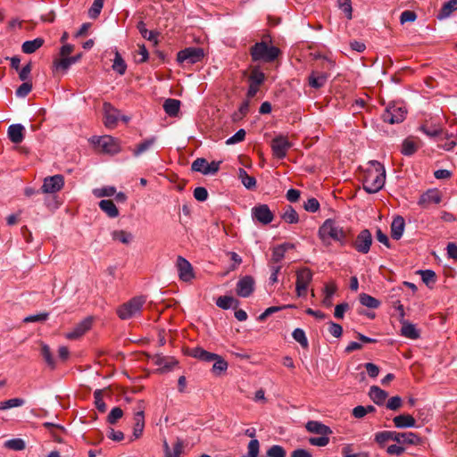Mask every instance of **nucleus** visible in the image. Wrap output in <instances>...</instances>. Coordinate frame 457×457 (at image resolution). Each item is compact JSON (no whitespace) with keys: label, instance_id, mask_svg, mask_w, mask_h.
Segmentation results:
<instances>
[{"label":"nucleus","instance_id":"8fccbe9b","mask_svg":"<svg viewBox=\"0 0 457 457\" xmlns=\"http://www.w3.org/2000/svg\"><path fill=\"white\" fill-rule=\"evenodd\" d=\"M286 455L285 449L278 445H274L267 450L268 457H286Z\"/></svg>","mask_w":457,"mask_h":457},{"label":"nucleus","instance_id":"2f4dec72","mask_svg":"<svg viewBox=\"0 0 457 457\" xmlns=\"http://www.w3.org/2000/svg\"><path fill=\"white\" fill-rule=\"evenodd\" d=\"M99 207L111 218H115L119 215L118 208L111 200L100 201Z\"/></svg>","mask_w":457,"mask_h":457},{"label":"nucleus","instance_id":"3c124183","mask_svg":"<svg viewBox=\"0 0 457 457\" xmlns=\"http://www.w3.org/2000/svg\"><path fill=\"white\" fill-rule=\"evenodd\" d=\"M245 137V130L243 129H240L237 130L232 137H228L226 140L227 145H235L239 142H242Z\"/></svg>","mask_w":457,"mask_h":457},{"label":"nucleus","instance_id":"bb28decb","mask_svg":"<svg viewBox=\"0 0 457 457\" xmlns=\"http://www.w3.org/2000/svg\"><path fill=\"white\" fill-rule=\"evenodd\" d=\"M44 44V39L41 37H37L33 40L25 41L22 44L21 49L25 54H33L37 49H39Z\"/></svg>","mask_w":457,"mask_h":457},{"label":"nucleus","instance_id":"f257e3e1","mask_svg":"<svg viewBox=\"0 0 457 457\" xmlns=\"http://www.w3.org/2000/svg\"><path fill=\"white\" fill-rule=\"evenodd\" d=\"M363 188L367 193L378 192L385 184V170L377 161L370 162V166L365 170L363 176Z\"/></svg>","mask_w":457,"mask_h":457},{"label":"nucleus","instance_id":"338daca9","mask_svg":"<svg viewBox=\"0 0 457 457\" xmlns=\"http://www.w3.org/2000/svg\"><path fill=\"white\" fill-rule=\"evenodd\" d=\"M264 78V74L262 71L254 70L250 76V80L251 83L260 86L263 82Z\"/></svg>","mask_w":457,"mask_h":457},{"label":"nucleus","instance_id":"f03ea898","mask_svg":"<svg viewBox=\"0 0 457 457\" xmlns=\"http://www.w3.org/2000/svg\"><path fill=\"white\" fill-rule=\"evenodd\" d=\"M375 441L389 454H400V434L395 431H381L375 435Z\"/></svg>","mask_w":457,"mask_h":457},{"label":"nucleus","instance_id":"aec40b11","mask_svg":"<svg viewBox=\"0 0 457 457\" xmlns=\"http://www.w3.org/2000/svg\"><path fill=\"white\" fill-rule=\"evenodd\" d=\"M420 333L421 331L417 325L408 320H402V337L416 340L420 337Z\"/></svg>","mask_w":457,"mask_h":457},{"label":"nucleus","instance_id":"09e8293b","mask_svg":"<svg viewBox=\"0 0 457 457\" xmlns=\"http://www.w3.org/2000/svg\"><path fill=\"white\" fill-rule=\"evenodd\" d=\"M104 5V0H94L91 7L88 10V15L92 19L97 18L100 14Z\"/></svg>","mask_w":457,"mask_h":457},{"label":"nucleus","instance_id":"49530a36","mask_svg":"<svg viewBox=\"0 0 457 457\" xmlns=\"http://www.w3.org/2000/svg\"><path fill=\"white\" fill-rule=\"evenodd\" d=\"M292 337L303 348L308 347V340H307L305 332L302 328H295L292 333Z\"/></svg>","mask_w":457,"mask_h":457},{"label":"nucleus","instance_id":"864d4df0","mask_svg":"<svg viewBox=\"0 0 457 457\" xmlns=\"http://www.w3.org/2000/svg\"><path fill=\"white\" fill-rule=\"evenodd\" d=\"M95 397V404L97 410L101 412H104L106 411V404L103 401L102 398V390L97 389L94 393Z\"/></svg>","mask_w":457,"mask_h":457},{"label":"nucleus","instance_id":"052dcab7","mask_svg":"<svg viewBox=\"0 0 457 457\" xmlns=\"http://www.w3.org/2000/svg\"><path fill=\"white\" fill-rule=\"evenodd\" d=\"M32 89L31 83L24 81L16 90L18 97H25Z\"/></svg>","mask_w":457,"mask_h":457},{"label":"nucleus","instance_id":"e2e57ef3","mask_svg":"<svg viewBox=\"0 0 457 457\" xmlns=\"http://www.w3.org/2000/svg\"><path fill=\"white\" fill-rule=\"evenodd\" d=\"M416 425V420L410 414L402 413V428H413Z\"/></svg>","mask_w":457,"mask_h":457},{"label":"nucleus","instance_id":"7ed1b4c3","mask_svg":"<svg viewBox=\"0 0 457 457\" xmlns=\"http://www.w3.org/2000/svg\"><path fill=\"white\" fill-rule=\"evenodd\" d=\"M319 236L322 241L333 239L342 242L345 239V233L342 227L332 220H327L319 229Z\"/></svg>","mask_w":457,"mask_h":457},{"label":"nucleus","instance_id":"13d9d810","mask_svg":"<svg viewBox=\"0 0 457 457\" xmlns=\"http://www.w3.org/2000/svg\"><path fill=\"white\" fill-rule=\"evenodd\" d=\"M391 234L394 239H400V216H395L391 224Z\"/></svg>","mask_w":457,"mask_h":457},{"label":"nucleus","instance_id":"9b49d317","mask_svg":"<svg viewBox=\"0 0 457 457\" xmlns=\"http://www.w3.org/2000/svg\"><path fill=\"white\" fill-rule=\"evenodd\" d=\"M64 185V179L62 175L46 177L44 179L41 191L45 194H54L60 191Z\"/></svg>","mask_w":457,"mask_h":457},{"label":"nucleus","instance_id":"4c0bfd02","mask_svg":"<svg viewBox=\"0 0 457 457\" xmlns=\"http://www.w3.org/2000/svg\"><path fill=\"white\" fill-rule=\"evenodd\" d=\"M216 304L224 310H228L237 305V301L232 296H220L217 299Z\"/></svg>","mask_w":457,"mask_h":457},{"label":"nucleus","instance_id":"e433bc0d","mask_svg":"<svg viewBox=\"0 0 457 457\" xmlns=\"http://www.w3.org/2000/svg\"><path fill=\"white\" fill-rule=\"evenodd\" d=\"M191 355L194 358L199 359L204 361H212L214 353H209L201 347H195L191 350Z\"/></svg>","mask_w":457,"mask_h":457},{"label":"nucleus","instance_id":"bf43d9fd","mask_svg":"<svg viewBox=\"0 0 457 457\" xmlns=\"http://www.w3.org/2000/svg\"><path fill=\"white\" fill-rule=\"evenodd\" d=\"M248 457H257L259 454L260 444L257 439H252L248 444Z\"/></svg>","mask_w":457,"mask_h":457},{"label":"nucleus","instance_id":"20e7f679","mask_svg":"<svg viewBox=\"0 0 457 457\" xmlns=\"http://www.w3.org/2000/svg\"><path fill=\"white\" fill-rule=\"evenodd\" d=\"M145 303V298L144 296H137L122 304L117 311L119 317L121 320H128L135 317L138 314L144 303Z\"/></svg>","mask_w":457,"mask_h":457},{"label":"nucleus","instance_id":"b1692460","mask_svg":"<svg viewBox=\"0 0 457 457\" xmlns=\"http://www.w3.org/2000/svg\"><path fill=\"white\" fill-rule=\"evenodd\" d=\"M145 428V416L144 411H137L134 415V427H133V436L134 438H139L144 431Z\"/></svg>","mask_w":457,"mask_h":457},{"label":"nucleus","instance_id":"79ce46f5","mask_svg":"<svg viewBox=\"0 0 457 457\" xmlns=\"http://www.w3.org/2000/svg\"><path fill=\"white\" fill-rule=\"evenodd\" d=\"M93 194L96 197H109L116 194V188L112 186H106L100 188H95Z\"/></svg>","mask_w":457,"mask_h":457},{"label":"nucleus","instance_id":"7c9ffc66","mask_svg":"<svg viewBox=\"0 0 457 457\" xmlns=\"http://www.w3.org/2000/svg\"><path fill=\"white\" fill-rule=\"evenodd\" d=\"M337 289V285L334 282L328 283L325 286L323 290L324 297L322 300V303L325 306L330 307L332 305V297Z\"/></svg>","mask_w":457,"mask_h":457},{"label":"nucleus","instance_id":"6e6552de","mask_svg":"<svg viewBox=\"0 0 457 457\" xmlns=\"http://www.w3.org/2000/svg\"><path fill=\"white\" fill-rule=\"evenodd\" d=\"M220 164V162H208L204 158H197L192 162L191 169L204 175H213L218 172Z\"/></svg>","mask_w":457,"mask_h":457},{"label":"nucleus","instance_id":"412c9836","mask_svg":"<svg viewBox=\"0 0 457 457\" xmlns=\"http://www.w3.org/2000/svg\"><path fill=\"white\" fill-rule=\"evenodd\" d=\"M25 128L21 124L9 126L7 134L10 140L14 144H20L24 139Z\"/></svg>","mask_w":457,"mask_h":457},{"label":"nucleus","instance_id":"5701e85b","mask_svg":"<svg viewBox=\"0 0 457 457\" xmlns=\"http://www.w3.org/2000/svg\"><path fill=\"white\" fill-rule=\"evenodd\" d=\"M328 78L325 72L312 71L309 76V85L316 89L320 88L326 84Z\"/></svg>","mask_w":457,"mask_h":457},{"label":"nucleus","instance_id":"423d86ee","mask_svg":"<svg viewBox=\"0 0 457 457\" xmlns=\"http://www.w3.org/2000/svg\"><path fill=\"white\" fill-rule=\"evenodd\" d=\"M90 142L103 153L114 154L120 152L118 140L111 136L92 137Z\"/></svg>","mask_w":457,"mask_h":457},{"label":"nucleus","instance_id":"a878e982","mask_svg":"<svg viewBox=\"0 0 457 457\" xmlns=\"http://www.w3.org/2000/svg\"><path fill=\"white\" fill-rule=\"evenodd\" d=\"M442 200L441 194L438 190H428L420 197V203L421 204H439Z\"/></svg>","mask_w":457,"mask_h":457},{"label":"nucleus","instance_id":"c756f323","mask_svg":"<svg viewBox=\"0 0 457 457\" xmlns=\"http://www.w3.org/2000/svg\"><path fill=\"white\" fill-rule=\"evenodd\" d=\"M112 67L120 75H123L127 70V64L116 48L114 49V59Z\"/></svg>","mask_w":457,"mask_h":457},{"label":"nucleus","instance_id":"a18cd8bd","mask_svg":"<svg viewBox=\"0 0 457 457\" xmlns=\"http://www.w3.org/2000/svg\"><path fill=\"white\" fill-rule=\"evenodd\" d=\"M420 437L412 432H402V445H417Z\"/></svg>","mask_w":457,"mask_h":457},{"label":"nucleus","instance_id":"680f3d73","mask_svg":"<svg viewBox=\"0 0 457 457\" xmlns=\"http://www.w3.org/2000/svg\"><path fill=\"white\" fill-rule=\"evenodd\" d=\"M420 129L430 137H436L442 133L440 127L428 128L426 125H422Z\"/></svg>","mask_w":457,"mask_h":457},{"label":"nucleus","instance_id":"de8ad7c7","mask_svg":"<svg viewBox=\"0 0 457 457\" xmlns=\"http://www.w3.org/2000/svg\"><path fill=\"white\" fill-rule=\"evenodd\" d=\"M282 218L286 222L290 224L298 222V214L291 206L287 207Z\"/></svg>","mask_w":457,"mask_h":457},{"label":"nucleus","instance_id":"cd10ccee","mask_svg":"<svg viewBox=\"0 0 457 457\" xmlns=\"http://www.w3.org/2000/svg\"><path fill=\"white\" fill-rule=\"evenodd\" d=\"M369 395L377 404H382L387 397V394L377 386H372L370 387Z\"/></svg>","mask_w":457,"mask_h":457},{"label":"nucleus","instance_id":"ddd939ff","mask_svg":"<svg viewBox=\"0 0 457 457\" xmlns=\"http://www.w3.org/2000/svg\"><path fill=\"white\" fill-rule=\"evenodd\" d=\"M290 147V142L283 136H278L271 141L273 154L278 159L284 158Z\"/></svg>","mask_w":457,"mask_h":457},{"label":"nucleus","instance_id":"f704fd0d","mask_svg":"<svg viewBox=\"0 0 457 457\" xmlns=\"http://www.w3.org/2000/svg\"><path fill=\"white\" fill-rule=\"evenodd\" d=\"M179 107L180 102L177 99L170 98L163 104V109L170 116H175L179 112Z\"/></svg>","mask_w":457,"mask_h":457},{"label":"nucleus","instance_id":"9d476101","mask_svg":"<svg viewBox=\"0 0 457 457\" xmlns=\"http://www.w3.org/2000/svg\"><path fill=\"white\" fill-rule=\"evenodd\" d=\"M422 146L423 142L419 137L410 135L402 141V155L411 157Z\"/></svg>","mask_w":457,"mask_h":457},{"label":"nucleus","instance_id":"774afa93","mask_svg":"<svg viewBox=\"0 0 457 457\" xmlns=\"http://www.w3.org/2000/svg\"><path fill=\"white\" fill-rule=\"evenodd\" d=\"M309 442L312 445L326 446L329 442V438L328 436H320L319 437H311Z\"/></svg>","mask_w":457,"mask_h":457},{"label":"nucleus","instance_id":"1a4fd4ad","mask_svg":"<svg viewBox=\"0 0 457 457\" xmlns=\"http://www.w3.org/2000/svg\"><path fill=\"white\" fill-rule=\"evenodd\" d=\"M204 57V51L199 47H188L178 53L177 60L179 62H187L189 64L199 62Z\"/></svg>","mask_w":457,"mask_h":457},{"label":"nucleus","instance_id":"0e129e2a","mask_svg":"<svg viewBox=\"0 0 457 457\" xmlns=\"http://www.w3.org/2000/svg\"><path fill=\"white\" fill-rule=\"evenodd\" d=\"M178 362L173 360V359H170V360H168V359H165V358H159L158 361H157V364L162 366V369L163 370H170L172 369L173 366H175Z\"/></svg>","mask_w":457,"mask_h":457},{"label":"nucleus","instance_id":"69168bd1","mask_svg":"<svg viewBox=\"0 0 457 457\" xmlns=\"http://www.w3.org/2000/svg\"><path fill=\"white\" fill-rule=\"evenodd\" d=\"M338 4H339L340 9L347 16V18H351V16H352L351 0H338Z\"/></svg>","mask_w":457,"mask_h":457},{"label":"nucleus","instance_id":"2eb2a0df","mask_svg":"<svg viewBox=\"0 0 457 457\" xmlns=\"http://www.w3.org/2000/svg\"><path fill=\"white\" fill-rule=\"evenodd\" d=\"M177 269L181 280L187 282L194 278L192 265L185 258L179 256L177 259Z\"/></svg>","mask_w":457,"mask_h":457},{"label":"nucleus","instance_id":"dca6fc26","mask_svg":"<svg viewBox=\"0 0 457 457\" xmlns=\"http://www.w3.org/2000/svg\"><path fill=\"white\" fill-rule=\"evenodd\" d=\"M372 243V237L369 230H362L357 237L355 248L358 252L367 253Z\"/></svg>","mask_w":457,"mask_h":457},{"label":"nucleus","instance_id":"a19ab883","mask_svg":"<svg viewBox=\"0 0 457 457\" xmlns=\"http://www.w3.org/2000/svg\"><path fill=\"white\" fill-rule=\"evenodd\" d=\"M25 400L22 398H12L6 401L0 402V410H8L11 408L21 407L24 405Z\"/></svg>","mask_w":457,"mask_h":457},{"label":"nucleus","instance_id":"4be33fe9","mask_svg":"<svg viewBox=\"0 0 457 457\" xmlns=\"http://www.w3.org/2000/svg\"><path fill=\"white\" fill-rule=\"evenodd\" d=\"M305 428L309 432L320 436H328L332 433L331 429L328 426L317 420L308 421Z\"/></svg>","mask_w":457,"mask_h":457},{"label":"nucleus","instance_id":"603ef678","mask_svg":"<svg viewBox=\"0 0 457 457\" xmlns=\"http://www.w3.org/2000/svg\"><path fill=\"white\" fill-rule=\"evenodd\" d=\"M184 449V443L182 440L178 439L176 443L173 445L172 450L170 453L165 454V457H179L180 454L183 453Z\"/></svg>","mask_w":457,"mask_h":457},{"label":"nucleus","instance_id":"6ab92c4d","mask_svg":"<svg viewBox=\"0 0 457 457\" xmlns=\"http://www.w3.org/2000/svg\"><path fill=\"white\" fill-rule=\"evenodd\" d=\"M91 326L92 319L87 318L79 322L71 332L67 333L66 337L68 339H77L88 331Z\"/></svg>","mask_w":457,"mask_h":457},{"label":"nucleus","instance_id":"f3484780","mask_svg":"<svg viewBox=\"0 0 457 457\" xmlns=\"http://www.w3.org/2000/svg\"><path fill=\"white\" fill-rule=\"evenodd\" d=\"M253 278L250 276H245L237 282V293L241 297H247L253 291Z\"/></svg>","mask_w":457,"mask_h":457},{"label":"nucleus","instance_id":"473e14b6","mask_svg":"<svg viewBox=\"0 0 457 457\" xmlns=\"http://www.w3.org/2000/svg\"><path fill=\"white\" fill-rule=\"evenodd\" d=\"M238 178L245 188H247V189L255 188L256 179L253 177L249 176L247 174V172L242 168H240L238 170Z\"/></svg>","mask_w":457,"mask_h":457},{"label":"nucleus","instance_id":"c9c22d12","mask_svg":"<svg viewBox=\"0 0 457 457\" xmlns=\"http://www.w3.org/2000/svg\"><path fill=\"white\" fill-rule=\"evenodd\" d=\"M212 361H214L212 365V372L215 375H220L227 370L228 366V362L221 356L214 353V358Z\"/></svg>","mask_w":457,"mask_h":457},{"label":"nucleus","instance_id":"c85d7f7f","mask_svg":"<svg viewBox=\"0 0 457 457\" xmlns=\"http://www.w3.org/2000/svg\"><path fill=\"white\" fill-rule=\"evenodd\" d=\"M112 238L123 245H129L133 241V235L125 230H114L112 232Z\"/></svg>","mask_w":457,"mask_h":457},{"label":"nucleus","instance_id":"5fc2aeb1","mask_svg":"<svg viewBox=\"0 0 457 457\" xmlns=\"http://www.w3.org/2000/svg\"><path fill=\"white\" fill-rule=\"evenodd\" d=\"M123 415V411L120 407H114L111 410L107 420L110 424H114L120 420Z\"/></svg>","mask_w":457,"mask_h":457},{"label":"nucleus","instance_id":"4468645a","mask_svg":"<svg viewBox=\"0 0 457 457\" xmlns=\"http://www.w3.org/2000/svg\"><path fill=\"white\" fill-rule=\"evenodd\" d=\"M252 216L262 224H269L273 220V214L266 204H261L252 209Z\"/></svg>","mask_w":457,"mask_h":457},{"label":"nucleus","instance_id":"ea45409f","mask_svg":"<svg viewBox=\"0 0 457 457\" xmlns=\"http://www.w3.org/2000/svg\"><path fill=\"white\" fill-rule=\"evenodd\" d=\"M41 354L46 361V363L51 368L54 369L56 366V362L54 358L53 357L50 348L47 345L42 344L41 345Z\"/></svg>","mask_w":457,"mask_h":457},{"label":"nucleus","instance_id":"58836bf2","mask_svg":"<svg viewBox=\"0 0 457 457\" xmlns=\"http://www.w3.org/2000/svg\"><path fill=\"white\" fill-rule=\"evenodd\" d=\"M155 141H156L155 137H152L145 139L141 144H139L137 145V147L134 150V155L139 156L141 154L149 150L154 145Z\"/></svg>","mask_w":457,"mask_h":457},{"label":"nucleus","instance_id":"393cba45","mask_svg":"<svg viewBox=\"0 0 457 457\" xmlns=\"http://www.w3.org/2000/svg\"><path fill=\"white\" fill-rule=\"evenodd\" d=\"M399 117L400 108H397L395 105L387 107L382 114L383 121L388 124L398 123L400 119Z\"/></svg>","mask_w":457,"mask_h":457},{"label":"nucleus","instance_id":"37998d69","mask_svg":"<svg viewBox=\"0 0 457 457\" xmlns=\"http://www.w3.org/2000/svg\"><path fill=\"white\" fill-rule=\"evenodd\" d=\"M418 273L420 274L422 281L428 287H431L436 283V275L433 270H418Z\"/></svg>","mask_w":457,"mask_h":457},{"label":"nucleus","instance_id":"4d7b16f0","mask_svg":"<svg viewBox=\"0 0 457 457\" xmlns=\"http://www.w3.org/2000/svg\"><path fill=\"white\" fill-rule=\"evenodd\" d=\"M285 248L283 246L277 245L273 248L271 261L276 263L281 262L285 257Z\"/></svg>","mask_w":457,"mask_h":457},{"label":"nucleus","instance_id":"72a5a7b5","mask_svg":"<svg viewBox=\"0 0 457 457\" xmlns=\"http://www.w3.org/2000/svg\"><path fill=\"white\" fill-rule=\"evenodd\" d=\"M72 65L70 57H61L54 59L53 68L54 71L65 72Z\"/></svg>","mask_w":457,"mask_h":457},{"label":"nucleus","instance_id":"a211bd4d","mask_svg":"<svg viewBox=\"0 0 457 457\" xmlns=\"http://www.w3.org/2000/svg\"><path fill=\"white\" fill-rule=\"evenodd\" d=\"M457 11V0H448L443 3L440 9L437 11L436 17L439 21H444L450 18L454 12Z\"/></svg>","mask_w":457,"mask_h":457},{"label":"nucleus","instance_id":"f8f14e48","mask_svg":"<svg viewBox=\"0 0 457 457\" xmlns=\"http://www.w3.org/2000/svg\"><path fill=\"white\" fill-rule=\"evenodd\" d=\"M104 125L107 128H113L117 124V121L121 119L125 122L129 121V118L126 116H120L118 110L113 108L110 104L105 103L104 104Z\"/></svg>","mask_w":457,"mask_h":457},{"label":"nucleus","instance_id":"0eeeda50","mask_svg":"<svg viewBox=\"0 0 457 457\" xmlns=\"http://www.w3.org/2000/svg\"><path fill=\"white\" fill-rule=\"evenodd\" d=\"M312 272L308 268H303L296 272L295 290L297 296L302 297L306 295L308 286L312 280Z\"/></svg>","mask_w":457,"mask_h":457},{"label":"nucleus","instance_id":"6e6d98bb","mask_svg":"<svg viewBox=\"0 0 457 457\" xmlns=\"http://www.w3.org/2000/svg\"><path fill=\"white\" fill-rule=\"evenodd\" d=\"M6 447L15 450V451H21L25 448V443L22 439L16 438V439H11L8 440L5 443Z\"/></svg>","mask_w":457,"mask_h":457},{"label":"nucleus","instance_id":"c03bdc74","mask_svg":"<svg viewBox=\"0 0 457 457\" xmlns=\"http://www.w3.org/2000/svg\"><path fill=\"white\" fill-rule=\"evenodd\" d=\"M360 302L363 306H366V307L371 308V309H375V308L378 307V305H379V302L376 298H374L367 294H361L360 295Z\"/></svg>","mask_w":457,"mask_h":457},{"label":"nucleus","instance_id":"39448f33","mask_svg":"<svg viewBox=\"0 0 457 457\" xmlns=\"http://www.w3.org/2000/svg\"><path fill=\"white\" fill-rule=\"evenodd\" d=\"M279 54V50L266 44L265 42L257 43L252 49V56L254 61L271 62L275 60Z\"/></svg>","mask_w":457,"mask_h":457}]
</instances>
